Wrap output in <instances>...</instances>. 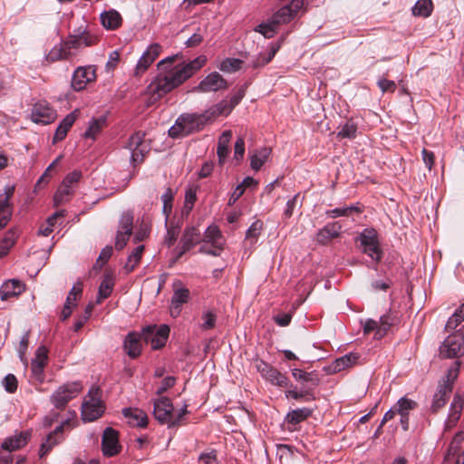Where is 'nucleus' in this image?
Returning <instances> with one entry per match:
<instances>
[{"instance_id": "38", "label": "nucleus", "mask_w": 464, "mask_h": 464, "mask_svg": "<svg viewBox=\"0 0 464 464\" xmlns=\"http://www.w3.org/2000/svg\"><path fill=\"white\" fill-rule=\"evenodd\" d=\"M113 286V278L109 275L105 276L99 286L96 303L101 304L104 299L108 298L112 292Z\"/></svg>"}, {"instance_id": "1", "label": "nucleus", "mask_w": 464, "mask_h": 464, "mask_svg": "<svg viewBox=\"0 0 464 464\" xmlns=\"http://www.w3.org/2000/svg\"><path fill=\"white\" fill-rule=\"evenodd\" d=\"M178 59L179 54H176L167 57L158 63L160 72L147 88L153 102L180 86L202 68L207 62L205 56H198L188 63L182 62L173 65Z\"/></svg>"}, {"instance_id": "13", "label": "nucleus", "mask_w": 464, "mask_h": 464, "mask_svg": "<svg viewBox=\"0 0 464 464\" xmlns=\"http://www.w3.org/2000/svg\"><path fill=\"white\" fill-rule=\"evenodd\" d=\"M173 411V404L168 397H160L154 401V417L161 424L169 426Z\"/></svg>"}, {"instance_id": "18", "label": "nucleus", "mask_w": 464, "mask_h": 464, "mask_svg": "<svg viewBox=\"0 0 464 464\" xmlns=\"http://www.w3.org/2000/svg\"><path fill=\"white\" fill-rule=\"evenodd\" d=\"M141 340L142 334H140L136 332H130L126 335L123 348L130 358L135 359L140 356L141 353Z\"/></svg>"}, {"instance_id": "31", "label": "nucleus", "mask_w": 464, "mask_h": 464, "mask_svg": "<svg viewBox=\"0 0 464 464\" xmlns=\"http://www.w3.org/2000/svg\"><path fill=\"white\" fill-rule=\"evenodd\" d=\"M232 138V131L230 130L223 131L218 139L217 154L220 164H223L228 155V144Z\"/></svg>"}, {"instance_id": "61", "label": "nucleus", "mask_w": 464, "mask_h": 464, "mask_svg": "<svg viewBox=\"0 0 464 464\" xmlns=\"http://www.w3.org/2000/svg\"><path fill=\"white\" fill-rule=\"evenodd\" d=\"M82 293V284L73 285V287L71 289V291L68 294L65 303L72 304L73 306H76V301H77L78 297L81 296Z\"/></svg>"}, {"instance_id": "56", "label": "nucleus", "mask_w": 464, "mask_h": 464, "mask_svg": "<svg viewBox=\"0 0 464 464\" xmlns=\"http://www.w3.org/2000/svg\"><path fill=\"white\" fill-rule=\"evenodd\" d=\"M243 62L239 59H227L221 63L220 70L224 72H236L241 68Z\"/></svg>"}, {"instance_id": "60", "label": "nucleus", "mask_w": 464, "mask_h": 464, "mask_svg": "<svg viewBox=\"0 0 464 464\" xmlns=\"http://www.w3.org/2000/svg\"><path fill=\"white\" fill-rule=\"evenodd\" d=\"M11 218V210L7 202L0 204V229L5 227Z\"/></svg>"}, {"instance_id": "48", "label": "nucleus", "mask_w": 464, "mask_h": 464, "mask_svg": "<svg viewBox=\"0 0 464 464\" xmlns=\"http://www.w3.org/2000/svg\"><path fill=\"white\" fill-rule=\"evenodd\" d=\"M395 411L400 415H409L410 411L414 410L417 407L415 401L410 400L406 397L400 399L394 405Z\"/></svg>"}, {"instance_id": "42", "label": "nucleus", "mask_w": 464, "mask_h": 464, "mask_svg": "<svg viewBox=\"0 0 464 464\" xmlns=\"http://www.w3.org/2000/svg\"><path fill=\"white\" fill-rule=\"evenodd\" d=\"M290 7L286 5L280 8L272 17V23L276 25H280L290 22L294 18Z\"/></svg>"}, {"instance_id": "10", "label": "nucleus", "mask_w": 464, "mask_h": 464, "mask_svg": "<svg viewBox=\"0 0 464 464\" xmlns=\"http://www.w3.org/2000/svg\"><path fill=\"white\" fill-rule=\"evenodd\" d=\"M441 356L457 358L464 354V338L459 334L449 335L440 348Z\"/></svg>"}, {"instance_id": "53", "label": "nucleus", "mask_w": 464, "mask_h": 464, "mask_svg": "<svg viewBox=\"0 0 464 464\" xmlns=\"http://www.w3.org/2000/svg\"><path fill=\"white\" fill-rule=\"evenodd\" d=\"M276 28H277V25L274 24L272 23V20L270 19L268 23H262V24H258L255 28V31L260 33L266 38L270 39L276 33Z\"/></svg>"}, {"instance_id": "45", "label": "nucleus", "mask_w": 464, "mask_h": 464, "mask_svg": "<svg viewBox=\"0 0 464 464\" xmlns=\"http://www.w3.org/2000/svg\"><path fill=\"white\" fill-rule=\"evenodd\" d=\"M174 191L171 188H167L165 192L161 196V201L163 203L162 212L168 220L172 211V205L174 200Z\"/></svg>"}, {"instance_id": "46", "label": "nucleus", "mask_w": 464, "mask_h": 464, "mask_svg": "<svg viewBox=\"0 0 464 464\" xmlns=\"http://www.w3.org/2000/svg\"><path fill=\"white\" fill-rule=\"evenodd\" d=\"M357 124L351 119L347 121L337 133V137L341 139H353L356 136Z\"/></svg>"}, {"instance_id": "32", "label": "nucleus", "mask_w": 464, "mask_h": 464, "mask_svg": "<svg viewBox=\"0 0 464 464\" xmlns=\"http://www.w3.org/2000/svg\"><path fill=\"white\" fill-rule=\"evenodd\" d=\"M233 108L227 101H222L212 108L204 111L205 115H208L207 120L208 122L220 115H228L232 111Z\"/></svg>"}, {"instance_id": "49", "label": "nucleus", "mask_w": 464, "mask_h": 464, "mask_svg": "<svg viewBox=\"0 0 464 464\" xmlns=\"http://www.w3.org/2000/svg\"><path fill=\"white\" fill-rule=\"evenodd\" d=\"M361 245L362 246H370L372 244L379 243L378 240V234L375 229L373 228H366L364 229L358 237Z\"/></svg>"}, {"instance_id": "5", "label": "nucleus", "mask_w": 464, "mask_h": 464, "mask_svg": "<svg viewBox=\"0 0 464 464\" xmlns=\"http://www.w3.org/2000/svg\"><path fill=\"white\" fill-rule=\"evenodd\" d=\"M82 390L80 382H67L60 386L51 396V401L58 410H63L68 402Z\"/></svg>"}, {"instance_id": "55", "label": "nucleus", "mask_w": 464, "mask_h": 464, "mask_svg": "<svg viewBox=\"0 0 464 464\" xmlns=\"http://www.w3.org/2000/svg\"><path fill=\"white\" fill-rule=\"evenodd\" d=\"M363 253L368 255L372 260H375L376 262L381 261L382 259V250L380 248L379 243L372 244L370 246H362Z\"/></svg>"}, {"instance_id": "4", "label": "nucleus", "mask_w": 464, "mask_h": 464, "mask_svg": "<svg viewBox=\"0 0 464 464\" xmlns=\"http://www.w3.org/2000/svg\"><path fill=\"white\" fill-rule=\"evenodd\" d=\"M102 392L99 387H92L85 396L82 404V419L83 421H94L103 414L105 405L101 400Z\"/></svg>"}, {"instance_id": "21", "label": "nucleus", "mask_w": 464, "mask_h": 464, "mask_svg": "<svg viewBox=\"0 0 464 464\" xmlns=\"http://www.w3.org/2000/svg\"><path fill=\"white\" fill-rule=\"evenodd\" d=\"M30 434L28 432H20L14 436L6 438L2 445V450L13 452L24 447L29 440Z\"/></svg>"}, {"instance_id": "17", "label": "nucleus", "mask_w": 464, "mask_h": 464, "mask_svg": "<svg viewBox=\"0 0 464 464\" xmlns=\"http://www.w3.org/2000/svg\"><path fill=\"white\" fill-rule=\"evenodd\" d=\"M48 351L44 346H40L35 353V358L32 361L31 370L34 377L42 382L44 379V370L48 361Z\"/></svg>"}, {"instance_id": "24", "label": "nucleus", "mask_w": 464, "mask_h": 464, "mask_svg": "<svg viewBox=\"0 0 464 464\" xmlns=\"http://www.w3.org/2000/svg\"><path fill=\"white\" fill-rule=\"evenodd\" d=\"M204 245L210 244L212 246L220 247V245H225L222 233L218 226L210 225L205 231L202 241Z\"/></svg>"}, {"instance_id": "23", "label": "nucleus", "mask_w": 464, "mask_h": 464, "mask_svg": "<svg viewBox=\"0 0 464 464\" xmlns=\"http://www.w3.org/2000/svg\"><path fill=\"white\" fill-rule=\"evenodd\" d=\"M122 414L129 420V423L133 426L145 428L148 425V416L142 410L124 408Z\"/></svg>"}, {"instance_id": "54", "label": "nucleus", "mask_w": 464, "mask_h": 464, "mask_svg": "<svg viewBox=\"0 0 464 464\" xmlns=\"http://www.w3.org/2000/svg\"><path fill=\"white\" fill-rule=\"evenodd\" d=\"M133 227V215L130 212L124 213L120 221V231L131 235Z\"/></svg>"}, {"instance_id": "62", "label": "nucleus", "mask_w": 464, "mask_h": 464, "mask_svg": "<svg viewBox=\"0 0 464 464\" xmlns=\"http://www.w3.org/2000/svg\"><path fill=\"white\" fill-rule=\"evenodd\" d=\"M161 52V45L154 43L151 44L149 48L146 50V52L143 53L146 57L149 58V60H151V63L159 57L160 53Z\"/></svg>"}, {"instance_id": "43", "label": "nucleus", "mask_w": 464, "mask_h": 464, "mask_svg": "<svg viewBox=\"0 0 464 464\" xmlns=\"http://www.w3.org/2000/svg\"><path fill=\"white\" fill-rule=\"evenodd\" d=\"M189 294L190 293L188 288L181 287L176 289L171 299L172 308L179 310L183 304H186L188 301Z\"/></svg>"}, {"instance_id": "7", "label": "nucleus", "mask_w": 464, "mask_h": 464, "mask_svg": "<svg viewBox=\"0 0 464 464\" xmlns=\"http://www.w3.org/2000/svg\"><path fill=\"white\" fill-rule=\"evenodd\" d=\"M256 370L267 382L273 385L282 388H291L293 384L289 379L276 368L273 367L269 363L259 361L256 362Z\"/></svg>"}, {"instance_id": "59", "label": "nucleus", "mask_w": 464, "mask_h": 464, "mask_svg": "<svg viewBox=\"0 0 464 464\" xmlns=\"http://www.w3.org/2000/svg\"><path fill=\"white\" fill-rule=\"evenodd\" d=\"M80 38L82 40V46H93L96 45L99 42V37L96 34H91L90 32H82L79 33Z\"/></svg>"}, {"instance_id": "14", "label": "nucleus", "mask_w": 464, "mask_h": 464, "mask_svg": "<svg viewBox=\"0 0 464 464\" xmlns=\"http://www.w3.org/2000/svg\"><path fill=\"white\" fill-rule=\"evenodd\" d=\"M227 88V82L222 77L221 74H219L217 72H211L207 77H205L198 87H196V90L202 92H218L222 89Z\"/></svg>"}, {"instance_id": "20", "label": "nucleus", "mask_w": 464, "mask_h": 464, "mask_svg": "<svg viewBox=\"0 0 464 464\" xmlns=\"http://www.w3.org/2000/svg\"><path fill=\"white\" fill-rule=\"evenodd\" d=\"M24 291V285L16 279L5 281L0 288V297L2 301H6L10 297L18 296Z\"/></svg>"}, {"instance_id": "35", "label": "nucleus", "mask_w": 464, "mask_h": 464, "mask_svg": "<svg viewBox=\"0 0 464 464\" xmlns=\"http://www.w3.org/2000/svg\"><path fill=\"white\" fill-rule=\"evenodd\" d=\"M102 25L111 30L117 29L121 24V14L115 11L111 10L109 12H105L101 16Z\"/></svg>"}, {"instance_id": "6", "label": "nucleus", "mask_w": 464, "mask_h": 464, "mask_svg": "<svg viewBox=\"0 0 464 464\" xmlns=\"http://www.w3.org/2000/svg\"><path fill=\"white\" fill-rule=\"evenodd\" d=\"M169 327L167 324L149 325L142 330V340L146 343H150L153 350L162 348L169 335Z\"/></svg>"}, {"instance_id": "11", "label": "nucleus", "mask_w": 464, "mask_h": 464, "mask_svg": "<svg viewBox=\"0 0 464 464\" xmlns=\"http://www.w3.org/2000/svg\"><path fill=\"white\" fill-rule=\"evenodd\" d=\"M202 235L198 227L188 226L180 238V250L177 256V259L180 258L185 253L192 249L195 246L200 244Z\"/></svg>"}, {"instance_id": "39", "label": "nucleus", "mask_w": 464, "mask_h": 464, "mask_svg": "<svg viewBox=\"0 0 464 464\" xmlns=\"http://www.w3.org/2000/svg\"><path fill=\"white\" fill-rule=\"evenodd\" d=\"M73 190L72 188L66 187L62 184L58 187L54 196H53V205L54 207H59L66 202H68L72 195Z\"/></svg>"}, {"instance_id": "9", "label": "nucleus", "mask_w": 464, "mask_h": 464, "mask_svg": "<svg viewBox=\"0 0 464 464\" xmlns=\"http://www.w3.org/2000/svg\"><path fill=\"white\" fill-rule=\"evenodd\" d=\"M96 77L94 65L79 66L72 74V87L76 92L82 91L88 83L94 82Z\"/></svg>"}, {"instance_id": "57", "label": "nucleus", "mask_w": 464, "mask_h": 464, "mask_svg": "<svg viewBox=\"0 0 464 464\" xmlns=\"http://www.w3.org/2000/svg\"><path fill=\"white\" fill-rule=\"evenodd\" d=\"M63 44H64L66 50L70 52L72 49H80L82 46L79 34L69 35L66 40L63 41Z\"/></svg>"}, {"instance_id": "52", "label": "nucleus", "mask_w": 464, "mask_h": 464, "mask_svg": "<svg viewBox=\"0 0 464 464\" xmlns=\"http://www.w3.org/2000/svg\"><path fill=\"white\" fill-rule=\"evenodd\" d=\"M262 229H263V222L261 220H256L255 222L252 223L250 227L247 229L246 234V239L249 240L251 242V244L256 243Z\"/></svg>"}, {"instance_id": "26", "label": "nucleus", "mask_w": 464, "mask_h": 464, "mask_svg": "<svg viewBox=\"0 0 464 464\" xmlns=\"http://www.w3.org/2000/svg\"><path fill=\"white\" fill-rule=\"evenodd\" d=\"M271 152L272 150L268 147H264L260 150L249 152L251 168L256 171L259 170L269 159Z\"/></svg>"}, {"instance_id": "28", "label": "nucleus", "mask_w": 464, "mask_h": 464, "mask_svg": "<svg viewBox=\"0 0 464 464\" xmlns=\"http://www.w3.org/2000/svg\"><path fill=\"white\" fill-rule=\"evenodd\" d=\"M280 48L281 44L279 42L271 44L270 50L267 53H261L252 61V67L257 69L268 64Z\"/></svg>"}, {"instance_id": "27", "label": "nucleus", "mask_w": 464, "mask_h": 464, "mask_svg": "<svg viewBox=\"0 0 464 464\" xmlns=\"http://www.w3.org/2000/svg\"><path fill=\"white\" fill-rule=\"evenodd\" d=\"M313 411L312 409L306 407L292 410L286 414L285 421L289 425L295 426L312 416Z\"/></svg>"}, {"instance_id": "8", "label": "nucleus", "mask_w": 464, "mask_h": 464, "mask_svg": "<svg viewBox=\"0 0 464 464\" xmlns=\"http://www.w3.org/2000/svg\"><path fill=\"white\" fill-rule=\"evenodd\" d=\"M145 134L141 131L135 132L132 134L126 144L131 151V160L134 164H140L150 151V144L144 139Z\"/></svg>"}, {"instance_id": "47", "label": "nucleus", "mask_w": 464, "mask_h": 464, "mask_svg": "<svg viewBox=\"0 0 464 464\" xmlns=\"http://www.w3.org/2000/svg\"><path fill=\"white\" fill-rule=\"evenodd\" d=\"M462 321H464V304L449 318L445 325L446 331L450 332L455 330Z\"/></svg>"}, {"instance_id": "44", "label": "nucleus", "mask_w": 464, "mask_h": 464, "mask_svg": "<svg viewBox=\"0 0 464 464\" xmlns=\"http://www.w3.org/2000/svg\"><path fill=\"white\" fill-rule=\"evenodd\" d=\"M106 120L104 118L93 119L84 132V137L87 139H95L96 136L102 131L105 125Z\"/></svg>"}, {"instance_id": "36", "label": "nucleus", "mask_w": 464, "mask_h": 464, "mask_svg": "<svg viewBox=\"0 0 464 464\" xmlns=\"http://www.w3.org/2000/svg\"><path fill=\"white\" fill-rule=\"evenodd\" d=\"M166 227L167 234L165 236L164 243L168 247L172 246L179 237L180 232L181 225L179 223H174V221H170L169 218L168 221L166 220Z\"/></svg>"}, {"instance_id": "15", "label": "nucleus", "mask_w": 464, "mask_h": 464, "mask_svg": "<svg viewBox=\"0 0 464 464\" xmlns=\"http://www.w3.org/2000/svg\"><path fill=\"white\" fill-rule=\"evenodd\" d=\"M55 111L48 105L37 103L34 106L31 119L35 123L49 124L54 121Z\"/></svg>"}, {"instance_id": "19", "label": "nucleus", "mask_w": 464, "mask_h": 464, "mask_svg": "<svg viewBox=\"0 0 464 464\" xmlns=\"http://www.w3.org/2000/svg\"><path fill=\"white\" fill-rule=\"evenodd\" d=\"M342 225L339 222H332L325 225L316 234V241L321 245H326L332 239L339 237Z\"/></svg>"}, {"instance_id": "50", "label": "nucleus", "mask_w": 464, "mask_h": 464, "mask_svg": "<svg viewBox=\"0 0 464 464\" xmlns=\"http://www.w3.org/2000/svg\"><path fill=\"white\" fill-rule=\"evenodd\" d=\"M463 407V401L462 399L456 395L453 399V401L450 405V414L449 417V421L451 423H456L458 420L459 419L460 412L462 411Z\"/></svg>"}, {"instance_id": "12", "label": "nucleus", "mask_w": 464, "mask_h": 464, "mask_svg": "<svg viewBox=\"0 0 464 464\" xmlns=\"http://www.w3.org/2000/svg\"><path fill=\"white\" fill-rule=\"evenodd\" d=\"M121 446L119 442V432L108 427L104 430L102 439V450L104 456L112 457L120 453Z\"/></svg>"}, {"instance_id": "34", "label": "nucleus", "mask_w": 464, "mask_h": 464, "mask_svg": "<svg viewBox=\"0 0 464 464\" xmlns=\"http://www.w3.org/2000/svg\"><path fill=\"white\" fill-rule=\"evenodd\" d=\"M358 359V353H350L348 354H345L344 356L336 359L332 365V369L334 372H341L346 369L347 367L355 364Z\"/></svg>"}, {"instance_id": "29", "label": "nucleus", "mask_w": 464, "mask_h": 464, "mask_svg": "<svg viewBox=\"0 0 464 464\" xmlns=\"http://www.w3.org/2000/svg\"><path fill=\"white\" fill-rule=\"evenodd\" d=\"M397 322H398V317L392 312H389V313L383 314L382 316H381L380 322H379L380 325H379L377 332L375 333V337L377 339L382 338L387 334L389 329L392 325L396 324Z\"/></svg>"}, {"instance_id": "63", "label": "nucleus", "mask_w": 464, "mask_h": 464, "mask_svg": "<svg viewBox=\"0 0 464 464\" xmlns=\"http://www.w3.org/2000/svg\"><path fill=\"white\" fill-rule=\"evenodd\" d=\"M203 324L202 328L204 330H209L214 328L216 324L217 316L214 313L208 311L202 316Z\"/></svg>"}, {"instance_id": "64", "label": "nucleus", "mask_w": 464, "mask_h": 464, "mask_svg": "<svg viewBox=\"0 0 464 464\" xmlns=\"http://www.w3.org/2000/svg\"><path fill=\"white\" fill-rule=\"evenodd\" d=\"M82 178V172L78 170H73L72 172L67 174L63 179L62 184L66 187L72 188V184L80 181Z\"/></svg>"}, {"instance_id": "30", "label": "nucleus", "mask_w": 464, "mask_h": 464, "mask_svg": "<svg viewBox=\"0 0 464 464\" xmlns=\"http://www.w3.org/2000/svg\"><path fill=\"white\" fill-rule=\"evenodd\" d=\"M314 388L311 386H304L300 391L289 389L285 392L286 398H293L299 401H311L315 399L314 395Z\"/></svg>"}, {"instance_id": "16", "label": "nucleus", "mask_w": 464, "mask_h": 464, "mask_svg": "<svg viewBox=\"0 0 464 464\" xmlns=\"http://www.w3.org/2000/svg\"><path fill=\"white\" fill-rule=\"evenodd\" d=\"M70 425V420H66L63 421L55 430L47 435L45 440L42 443L41 449L39 451L40 458H44L46 456L52 449L57 445L62 439H57V436L63 432L64 427Z\"/></svg>"}, {"instance_id": "40", "label": "nucleus", "mask_w": 464, "mask_h": 464, "mask_svg": "<svg viewBox=\"0 0 464 464\" xmlns=\"http://www.w3.org/2000/svg\"><path fill=\"white\" fill-rule=\"evenodd\" d=\"M433 10L431 0H419L412 8L415 16L429 17Z\"/></svg>"}, {"instance_id": "25", "label": "nucleus", "mask_w": 464, "mask_h": 464, "mask_svg": "<svg viewBox=\"0 0 464 464\" xmlns=\"http://www.w3.org/2000/svg\"><path fill=\"white\" fill-rule=\"evenodd\" d=\"M292 375L298 382H301L302 387L307 386L306 384H310L311 387H316L320 383V378L314 372H307L295 368L292 370Z\"/></svg>"}, {"instance_id": "51", "label": "nucleus", "mask_w": 464, "mask_h": 464, "mask_svg": "<svg viewBox=\"0 0 464 464\" xmlns=\"http://www.w3.org/2000/svg\"><path fill=\"white\" fill-rule=\"evenodd\" d=\"M63 156L60 155L47 167V169L44 170L43 175L36 182L35 188H40L42 185H44L49 182L50 179L52 178V171L54 169L55 166L61 160Z\"/></svg>"}, {"instance_id": "37", "label": "nucleus", "mask_w": 464, "mask_h": 464, "mask_svg": "<svg viewBox=\"0 0 464 464\" xmlns=\"http://www.w3.org/2000/svg\"><path fill=\"white\" fill-rule=\"evenodd\" d=\"M362 208L359 205L356 206H349L345 208H336L334 209H330L326 211V216L331 218H335L338 217H351L354 213L361 214L362 212Z\"/></svg>"}, {"instance_id": "41", "label": "nucleus", "mask_w": 464, "mask_h": 464, "mask_svg": "<svg viewBox=\"0 0 464 464\" xmlns=\"http://www.w3.org/2000/svg\"><path fill=\"white\" fill-rule=\"evenodd\" d=\"M17 238L15 230L10 229L6 232L4 238L0 241V257L5 256L10 248L14 245Z\"/></svg>"}, {"instance_id": "22", "label": "nucleus", "mask_w": 464, "mask_h": 464, "mask_svg": "<svg viewBox=\"0 0 464 464\" xmlns=\"http://www.w3.org/2000/svg\"><path fill=\"white\" fill-rule=\"evenodd\" d=\"M79 115V111L75 110L72 112L69 113L65 116V118L60 122L58 125L54 136L53 138V142L56 143L65 139L69 130L72 128L73 123L75 122L77 117Z\"/></svg>"}, {"instance_id": "58", "label": "nucleus", "mask_w": 464, "mask_h": 464, "mask_svg": "<svg viewBox=\"0 0 464 464\" xmlns=\"http://www.w3.org/2000/svg\"><path fill=\"white\" fill-rule=\"evenodd\" d=\"M3 385L9 393H14L17 390L18 382L16 377L9 373L3 380Z\"/></svg>"}, {"instance_id": "33", "label": "nucleus", "mask_w": 464, "mask_h": 464, "mask_svg": "<svg viewBox=\"0 0 464 464\" xmlns=\"http://www.w3.org/2000/svg\"><path fill=\"white\" fill-rule=\"evenodd\" d=\"M72 55V52L66 50L64 44L62 42L51 49V51L46 55V60L50 63H53L60 60H68Z\"/></svg>"}, {"instance_id": "3", "label": "nucleus", "mask_w": 464, "mask_h": 464, "mask_svg": "<svg viewBox=\"0 0 464 464\" xmlns=\"http://www.w3.org/2000/svg\"><path fill=\"white\" fill-rule=\"evenodd\" d=\"M455 363L456 366L450 368L447 371L445 377L439 382L437 391L433 395L430 406V411L433 414L437 413L445 406L452 393L454 382L459 375V363Z\"/></svg>"}, {"instance_id": "2", "label": "nucleus", "mask_w": 464, "mask_h": 464, "mask_svg": "<svg viewBox=\"0 0 464 464\" xmlns=\"http://www.w3.org/2000/svg\"><path fill=\"white\" fill-rule=\"evenodd\" d=\"M207 117L208 115H205L204 112L180 114L175 124L169 130V137L179 139L200 131L208 122Z\"/></svg>"}]
</instances>
